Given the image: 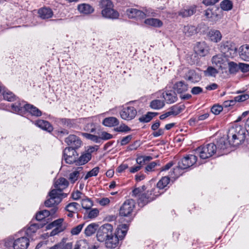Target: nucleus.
Returning <instances> with one entry per match:
<instances>
[{"instance_id":"c756f323","label":"nucleus","mask_w":249,"mask_h":249,"mask_svg":"<svg viewBox=\"0 0 249 249\" xmlns=\"http://www.w3.org/2000/svg\"><path fill=\"white\" fill-rule=\"evenodd\" d=\"M144 23L155 27H160L163 25V23L160 20L154 18L146 19Z\"/></svg>"},{"instance_id":"c03bdc74","label":"nucleus","mask_w":249,"mask_h":249,"mask_svg":"<svg viewBox=\"0 0 249 249\" xmlns=\"http://www.w3.org/2000/svg\"><path fill=\"white\" fill-rule=\"evenodd\" d=\"M49 196L53 199H56L57 202H61V192L56 188L52 190L49 193Z\"/></svg>"},{"instance_id":"13d9d810","label":"nucleus","mask_w":249,"mask_h":249,"mask_svg":"<svg viewBox=\"0 0 249 249\" xmlns=\"http://www.w3.org/2000/svg\"><path fill=\"white\" fill-rule=\"evenodd\" d=\"M63 218H59L58 219L51 224H50L48 227L49 229L51 228L52 227H63L62 226V223L63 222Z\"/></svg>"},{"instance_id":"f3484780","label":"nucleus","mask_w":249,"mask_h":249,"mask_svg":"<svg viewBox=\"0 0 249 249\" xmlns=\"http://www.w3.org/2000/svg\"><path fill=\"white\" fill-rule=\"evenodd\" d=\"M151 195V192L149 194L147 192V194H142L138 200V203L139 206L143 207L148 203L154 200V197L150 196Z\"/></svg>"},{"instance_id":"f03ea898","label":"nucleus","mask_w":249,"mask_h":249,"mask_svg":"<svg viewBox=\"0 0 249 249\" xmlns=\"http://www.w3.org/2000/svg\"><path fill=\"white\" fill-rule=\"evenodd\" d=\"M23 231H20V234L21 236L14 239L12 237L7 238L5 243L7 247L12 246L14 249H27L29 245V240L26 235H23Z\"/></svg>"},{"instance_id":"a878e982","label":"nucleus","mask_w":249,"mask_h":249,"mask_svg":"<svg viewBox=\"0 0 249 249\" xmlns=\"http://www.w3.org/2000/svg\"><path fill=\"white\" fill-rule=\"evenodd\" d=\"M103 125L107 127H112L119 124V121L115 117H109L105 118L102 122Z\"/></svg>"},{"instance_id":"20e7f679","label":"nucleus","mask_w":249,"mask_h":249,"mask_svg":"<svg viewBox=\"0 0 249 249\" xmlns=\"http://www.w3.org/2000/svg\"><path fill=\"white\" fill-rule=\"evenodd\" d=\"M217 151V146L214 143L204 144L198 147L196 152L202 159H206L213 156Z\"/></svg>"},{"instance_id":"69168bd1","label":"nucleus","mask_w":249,"mask_h":249,"mask_svg":"<svg viewBox=\"0 0 249 249\" xmlns=\"http://www.w3.org/2000/svg\"><path fill=\"white\" fill-rule=\"evenodd\" d=\"M222 110V106L219 105H214L211 108L212 112L215 115L219 114Z\"/></svg>"},{"instance_id":"39448f33","label":"nucleus","mask_w":249,"mask_h":249,"mask_svg":"<svg viewBox=\"0 0 249 249\" xmlns=\"http://www.w3.org/2000/svg\"><path fill=\"white\" fill-rule=\"evenodd\" d=\"M197 160V157L194 155H188L181 159L178 162V167L174 168L173 172L175 174V177H178L177 174L179 169H186L194 165Z\"/></svg>"},{"instance_id":"2f4dec72","label":"nucleus","mask_w":249,"mask_h":249,"mask_svg":"<svg viewBox=\"0 0 249 249\" xmlns=\"http://www.w3.org/2000/svg\"><path fill=\"white\" fill-rule=\"evenodd\" d=\"M207 37L211 41L216 43L221 40L222 35L220 32H208Z\"/></svg>"},{"instance_id":"c9c22d12","label":"nucleus","mask_w":249,"mask_h":249,"mask_svg":"<svg viewBox=\"0 0 249 249\" xmlns=\"http://www.w3.org/2000/svg\"><path fill=\"white\" fill-rule=\"evenodd\" d=\"M86 122H87V123L85 125L84 127V130L85 131L93 133L96 130L95 124L93 123L91 119L89 118L88 119H84Z\"/></svg>"},{"instance_id":"f257e3e1","label":"nucleus","mask_w":249,"mask_h":249,"mask_svg":"<svg viewBox=\"0 0 249 249\" xmlns=\"http://www.w3.org/2000/svg\"><path fill=\"white\" fill-rule=\"evenodd\" d=\"M229 144L236 146L240 144L245 140L244 130L240 126L232 127L230 128L227 134Z\"/></svg>"},{"instance_id":"49530a36","label":"nucleus","mask_w":249,"mask_h":249,"mask_svg":"<svg viewBox=\"0 0 249 249\" xmlns=\"http://www.w3.org/2000/svg\"><path fill=\"white\" fill-rule=\"evenodd\" d=\"M155 115V113L149 112L146 115L140 117L139 120L141 122L148 123L150 122Z\"/></svg>"},{"instance_id":"473e14b6","label":"nucleus","mask_w":249,"mask_h":249,"mask_svg":"<svg viewBox=\"0 0 249 249\" xmlns=\"http://www.w3.org/2000/svg\"><path fill=\"white\" fill-rule=\"evenodd\" d=\"M78 10L80 13L84 14H90L94 10L93 8L90 5L85 3L79 5Z\"/></svg>"},{"instance_id":"e2e57ef3","label":"nucleus","mask_w":249,"mask_h":249,"mask_svg":"<svg viewBox=\"0 0 249 249\" xmlns=\"http://www.w3.org/2000/svg\"><path fill=\"white\" fill-rule=\"evenodd\" d=\"M59 249H72V244L71 242L66 243L62 240L59 242Z\"/></svg>"},{"instance_id":"dca6fc26","label":"nucleus","mask_w":249,"mask_h":249,"mask_svg":"<svg viewBox=\"0 0 249 249\" xmlns=\"http://www.w3.org/2000/svg\"><path fill=\"white\" fill-rule=\"evenodd\" d=\"M162 97L168 104H172L177 100V94L174 90H167L162 93Z\"/></svg>"},{"instance_id":"8fccbe9b","label":"nucleus","mask_w":249,"mask_h":249,"mask_svg":"<svg viewBox=\"0 0 249 249\" xmlns=\"http://www.w3.org/2000/svg\"><path fill=\"white\" fill-rule=\"evenodd\" d=\"M49 216H50L49 210H45L40 211L36 213V219L38 221H41Z\"/></svg>"},{"instance_id":"5fc2aeb1","label":"nucleus","mask_w":249,"mask_h":249,"mask_svg":"<svg viewBox=\"0 0 249 249\" xmlns=\"http://www.w3.org/2000/svg\"><path fill=\"white\" fill-rule=\"evenodd\" d=\"M81 134L87 139L90 140L94 142H100V138L96 135L87 133H82Z\"/></svg>"},{"instance_id":"4d7b16f0","label":"nucleus","mask_w":249,"mask_h":249,"mask_svg":"<svg viewBox=\"0 0 249 249\" xmlns=\"http://www.w3.org/2000/svg\"><path fill=\"white\" fill-rule=\"evenodd\" d=\"M229 71L231 73H235L238 71L239 69V63L238 65L234 62H230L229 63Z\"/></svg>"},{"instance_id":"bb28decb","label":"nucleus","mask_w":249,"mask_h":249,"mask_svg":"<svg viewBox=\"0 0 249 249\" xmlns=\"http://www.w3.org/2000/svg\"><path fill=\"white\" fill-rule=\"evenodd\" d=\"M36 124L40 128L51 132L53 130V126L46 121L43 120H39L36 122Z\"/></svg>"},{"instance_id":"4c0bfd02","label":"nucleus","mask_w":249,"mask_h":249,"mask_svg":"<svg viewBox=\"0 0 249 249\" xmlns=\"http://www.w3.org/2000/svg\"><path fill=\"white\" fill-rule=\"evenodd\" d=\"M82 207L85 210H90L93 204L92 201L87 197L82 199L81 201Z\"/></svg>"},{"instance_id":"423d86ee","label":"nucleus","mask_w":249,"mask_h":249,"mask_svg":"<svg viewBox=\"0 0 249 249\" xmlns=\"http://www.w3.org/2000/svg\"><path fill=\"white\" fill-rule=\"evenodd\" d=\"M113 226L110 224H105L101 226L97 231L96 238L99 242H104L113 233Z\"/></svg>"},{"instance_id":"774afa93","label":"nucleus","mask_w":249,"mask_h":249,"mask_svg":"<svg viewBox=\"0 0 249 249\" xmlns=\"http://www.w3.org/2000/svg\"><path fill=\"white\" fill-rule=\"evenodd\" d=\"M217 72V71L212 67H209L205 71L206 74L209 76H215Z\"/></svg>"},{"instance_id":"79ce46f5","label":"nucleus","mask_w":249,"mask_h":249,"mask_svg":"<svg viewBox=\"0 0 249 249\" xmlns=\"http://www.w3.org/2000/svg\"><path fill=\"white\" fill-rule=\"evenodd\" d=\"M164 106L163 101L160 100H155L150 103V107L155 109H159L161 108Z\"/></svg>"},{"instance_id":"393cba45","label":"nucleus","mask_w":249,"mask_h":249,"mask_svg":"<svg viewBox=\"0 0 249 249\" xmlns=\"http://www.w3.org/2000/svg\"><path fill=\"white\" fill-rule=\"evenodd\" d=\"M74 249H96V248L94 246L90 248L87 241L85 239H82L76 242Z\"/></svg>"},{"instance_id":"72a5a7b5","label":"nucleus","mask_w":249,"mask_h":249,"mask_svg":"<svg viewBox=\"0 0 249 249\" xmlns=\"http://www.w3.org/2000/svg\"><path fill=\"white\" fill-rule=\"evenodd\" d=\"M128 226L126 224L120 225L117 228V236L123 239L126 235Z\"/></svg>"},{"instance_id":"c85d7f7f","label":"nucleus","mask_w":249,"mask_h":249,"mask_svg":"<svg viewBox=\"0 0 249 249\" xmlns=\"http://www.w3.org/2000/svg\"><path fill=\"white\" fill-rule=\"evenodd\" d=\"M98 225L93 223L89 224L85 229L84 233L86 236H90L96 231Z\"/></svg>"},{"instance_id":"7ed1b4c3","label":"nucleus","mask_w":249,"mask_h":249,"mask_svg":"<svg viewBox=\"0 0 249 249\" xmlns=\"http://www.w3.org/2000/svg\"><path fill=\"white\" fill-rule=\"evenodd\" d=\"M100 5L103 9L101 11L103 17L110 19H116L119 16V13L113 9V4L110 0H101Z\"/></svg>"},{"instance_id":"9d476101","label":"nucleus","mask_w":249,"mask_h":249,"mask_svg":"<svg viewBox=\"0 0 249 249\" xmlns=\"http://www.w3.org/2000/svg\"><path fill=\"white\" fill-rule=\"evenodd\" d=\"M121 118L125 120H131L137 115V110L133 107L127 106L124 107L120 112Z\"/></svg>"},{"instance_id":"9b49d317","label":"nucleus","mask_w":249,"mask_h":249,"mask_svg":"<svg viewBox=\"0 0 249 249\" xmlns=\"http://www.w3.org/2000/svg\"><path fill=\"white\" fill-rule=\"evenodd\" d=\"M65 142L70 145L68 148L76 149L80 147L82 142L80 139L74 135H70L66 138Z\"/></svg>"},{"instance_id":"de8ad7c7","label":"nucleus","mask_w":249,"mask_h":249,"mask_svg":"<svg viewBox=\"0 0 249 249\" xmlns=\"http://www.w3.org/2000/svg\"><path fill=\"white\" fill-rule=\"evenodd\" d=\"M60 123L64 126L69 128L73 127L75 125L74 121L69 119H62L60 120Z\"/></svg>"},{"instance_id":"1a4fd4ad","label":"nucleus","mask_w":249,"mask_h":249,"mask_svg":"<svg viewBox=\"0 0 249 249\" xmlns=\"http://www.w3.org/2000/svg\"><path fill=\"white\" fill-rule=\"evenodd\" d=\"M64 158L67 163L72 164L77 162L78 154L72 148H66L63 152Z\"/></svg>"},{"instance_id":"bf43d9fd","label":"nucleus","mask_w":249,"mask_h":249,"mask_svg":"<svg viewBox=\"0 0 249 249\" xmlns=\"http://www.w3.org/2000/svg\"><path fill=\"white\" fill-rule=\"evenodd\" d=\"M116 132H127L131 130V129L126 125L123 124L114 129Z\"/></svg>"},{"instance_id":"052dcab7","label":"nucleus","mask_w":249,"mask_h":249,"mask_svg":"<svg viewBox=\"0 0 249 249\" xmlns=\"http://www.w3.org/2000/svg\"><path fill=\"white\" fill-rule=\"evenodd\" d=\"M84 224H81L73 228L71 231L72 235H78L84 227Z\"/></svg>"},{"instance_id":"6ab92c4d","label":"nucleus","mask_w":249,"mask_h":249,"mask_svg":"<svg viewBox=\"0 0 249 249\" xmlns=\"http://www.w3.org/2000/svg\"><path fill=\"white\" fill-rule=\"evenodd\" d=\"M240 57L243 60L249 61V45L241 46L239 49Z\"/></svg>"},{"instance_id":"5701e85b","label":"nucleus","mask_w":249,"mask_h":249,"mask_svg":"<svg viewBox=\"0 0 249 249\" xmlns=\"http://www.w3.org/2000/svg\"><path fill=\"white\" fill-rule=\"evenodd\" d=\"M174 89L178 93H182L188 90V85L184 81H181L175 83L173 86Z\"/></svg>"},{"instance_id":"0e129e2a","label":"nucleus","mask_w":249,"mask_h":249,"mask_svg":"<svg viewBox=\"0 0 249 249\" xmlns=\"http://www.w3.org/2000/svg\"><path fill=\"white\" fill-rule=\"evenodd\" d=\"M143 13L144 14V18L146 17H156L157 15L154 10L151 8L145 9Z\"/></svg>"},{"instance_id":"09e8293b","label":"nucleus","mask_w":249,"mask_h":249,"mask_svg":"<svg viewBox=\"0 0 249 249\" xmlns=\"http://www.w3.org/2000/svg\"><path fill=\"white\" fill-rule=\"evenodd\" d=\"M237 93H241V94L237 95L234 97L236 102H244L249 99V95L247 93H246L244 92H241L240 91H237Z\"/></svg>"},{"instance_id":"a18cd8bd","label":"nucleus","mask_w":249,"mask_h":249,"mask_svg":"<svg viewBox=\"0 0 249 249\" xmlns=\"http://www.w3.org/2000/svg\"><path fill=\"white\" fill-rule=\"evenodd\" d=\"M220 7L224 11H229L232 9V3L230 0H224L220 3Z\"/></svg>"},{"instance_id":"6e6552de","label":"nucleus","mask_w":249,"mask_h":249,"mask_svg":"<svg viewBox=\"0 0 249 249\" xmlns=\"http://www.w3.org/2000/svg\"><path fill=\"white\" fill-rule=\"evenodd\" d=\"M135 204V201L132 199L125 201L120 209V215L122 216H129L134 210Z\"/></svg>"},{"instance_id":"680f3d73","label":"nucleus","mask_w":249,"mask_h":249,"mask_svg":"<svg viewBox=\"0 0 249 249\" xmlns=\"http://www.w3.org/2000/svg\"><path fill=\"white\" fill-rule=\"evenodd\" d=\"M99 210L96 209H91L88 213V217L90 219H93L95 217H96L98 214H99Z\"/></svg>"},{"instance_id":"f704fd0d","label":"nucleus","mask_w":249,"mask_h":249,"mask_svg":"<svg viewBox=\"0 0 249 249\" xmlns=\"http://www.w3.org/2000/svg\"><path fill=\"white\" fill-rule=\"evenodd\" d=\"M82 171V167H78L76 170L69 174V179L71 183H74L78 179L80 172Z\"/></svg>"},{"instance_id":"e433bc0d","label":"nucleus","mask_w":249,"mask_h":249,"mask_svg":"<svg viewBox=\"0 0 249 249\" xmlns=\"http://www.w3.org/2000/svg\"><path fill=\"white\" fill-rule=\"evenodd\" d=\"M91 158V155L89 153L82 154L77 160L76 164L83 165L87 163Z\"/></svg>"},{"instance_id":"603ef678","label":"nucleus","mask_w":249,"mask_h":249,"mask_svg":"<svg viewBox=\"0 0 249 249\" xmlns=\"http://www.w3.org/2000/svg\"><path fill=\"white\" fill-rule=\"evenodd\" d=\"M99 171V168L98 167H95L93 168L91 170L88 172L86 176L84 177V180H87L89 178H90L93 176H96Z\"/></svg>"},{"instance_id":"6e6d98bb","label":"nucleus","mask_w":249,"mask_h":249,"mask_svg":"<svg viewBox=\"0 0 249 249\" xmlns=\"http://www.w3.org/2000/svg\"><path fill=\"white\" fill-rule=\"evenodd\" d=\"M60 202H57L56 199H53L51 196H50V198L46 200L44 204L46 207H51L52 206H56Z\"/></svg>"},{"instance_id":"3c124183","label":"nucleus","mask_w":249,"mask_h":249,"mask_svg":"<svg viewBox=\"0 0 249 249\" xmlns=\"http://www.w3.org/2000/svg\"><path fill=\"white\" fill-rule=\"evenodd\" d=\"M3 96L5 100L10 102L14 101L16 98V96L14 94L10 91H3Z\"/></svg>"},{"instance_id":"f8f14e48","label":"nucleus","mask_w":249,"mask_h":249,"mask_svg":"<svg viewBox=\"0 0 249 249\" xmlns=\"http://www.w3.org/2000/svg\"><path fill=\"white\" fill-rule=\"evenodd\" d=\"M196 54L200 56H204L209 53V47L205 42H198L194 48Z\"/></svg>"},{"instance_id":"4be33fe9","label":"nucleus","mask_w":249,"mask_h":249,"mask_svg":"<svg viewBox=\"0 0 249 249\" xmlns=\"http://www.w3.org/2000/svg\"><path fill=\"white\" fill-rule=\"evenodd\" d=\"M225 57L222 54H218L213 56L212 59L213 64L215 67L220 68L225 62Z\"/></svg>"},{"instance_id":"0eeeda50","label":"nucleus","mask_w":249,"mask_h":249,"mask_svg":"<svg viewBox=\"0 0 249 249\" xmlns=\"http://www.w3.org/2000/svg\"><path fill=\"white\" fill-rule=\"evenodd\" d=\"M221 52L224 54L225 57H232L237 52L235 44L231 41L222 42L219 47Z\"/></svg>"},{"instance_id":"58836bf2","label":"nucleus","mask_w":249,"mask_h":249,"mask_svg":"<svg viewBox=\"0 0 249 249\" xmlns=\"http://www.w3.org/2000/svg\"><path fill=\"white\" fill-rule=\"evenodd\" d=\"M184 108V106L175 105L172 106L168 111L171 115L176 116L180 113Z\"/></svg>"},{"instance_id":"a19ab883","label":"nucleus","mask_w":249,"mask_h":249,"mask_svg":"<svg viewBox=\"0 0 249 249\" xmlns=\"http://www.w3.org/2000/svg\"><path fill=\"white\" fill-rule=\"evenodd\" d=\"M170 178L167 177H162L158 182L157 187L160 189H162L165 187L169 183Z\"/></svg>"},{"instance_id":"cd10ccee","label":"nucleus","mask_w":249,"mask_h":249,"mask_svg":"<svg viewBox=\"0 0 249 249\" xmlns=\"http://www.w3.org/2000/svg\"><path fill=\"white\" fill-rule=\"evenodd\" d=\"M25 109L33 116L38 117L40 116L42 114L41 111L39 109L32 105L26 104L25 106Z\"/></svg>"},{"instance_id":"7c9ffc66","label":"nucleus","mask_w":249,"mask_h":249,"mask_svg":"<svg viewBox=\"0 0 249 249\" xmlns=\"http://www.w3.org/2000/svg\"><path fill=\"white\" fill-rule=\"evenodd\" d=\"M196 6H191L188 9H182L178 13V15L183 18L193 15L196 11Z\"/></svg>"},{"instance_id":"2eb2a0df","label":"nucleus","mask_w":249,"mask_h":249,"mask_svg":"<svg viewBox=\"0 0 249 249\" xmlns=\"http://www.w3.org/2000/svg\"><path fill=\"white\" fill-rule=\"evenodd\" d=\"M38 16L41 19H47L53 17V12L51 8L47 7H44L38 10Z\"/></svg>"},{"instance_id":"b1692460","label":"nucleus","mask_w":249,"mask_h":249,"mask_svg":"<svg viewBox=\"0 0 249 249\" xmlns=\"http://www.w3.org/2000/svg\"><path fill=\"white\" fill-rule=\"evenodd\" d=\"M69 185L68 181L64 178H61L57 179L54 183V187L61 192Z\"/></svg>"},{"instance_id":"338daca9","label":"nucleus","mask_w":249,"mask_h":249,"mask_svg":"<svg viewBox=\"0 0 249 249\" xmlns=\"http://www.w3.org/2000/svg\"><path fill=\"white\" fill-rule=\"evenodd\" d=\"M100 138V140H108L111 138H112L113 136L111 134L104 131L101 132L100 136L99 137Z\"/></svg>"},{"instance_id":"864d4df0","label":"nucleus","mask_w":249,"mask_h":249,"mask_svg":"<svg viewBox=\"0 0 249 249\" xmlns=\"http://www.w3.org/2000/svg\"><path fill=\"white\" fill-rule=\"evenodd\" d=\"M209 116V114L208 113H204L203 114L198 116L197 117L192 118L190 120V123L192 122L198 123L199 121H203Z\"/></svg>"},{"instance_id":"aec40b11","label":"nucleus","mask_w":249,"mask_h":249,"mask_svg":"<svg viewBox=\"0 0 249 249\" xmlns=\"http://www.w3.org/2000/svg\"><path fill=\"white\" fill-rule=\"evenodd\" d=\"M43 225L39 223L32 224L25 231V235L28 237H31L32 234L35 233L37 230L41 228Z\"/></svg>"},{"instance_id":"a211bd4d","label":"nucleus","mask_w":249,"mask_h":249,"mask_svg":"<svg viewBox=\"0 0 249 249\" xmlns=\"http://www.w3.org/2000/svg\"><path fill=\"white\" fill-rule=\"evenodd\" d=\"M106 247L107 248L113 249L119 244V238L117 235L113 233L110 237L107 238L105 241Z\"/></svg>"},{"instance_id":"ddd939ff","label":"nucleus","mask_w":249,"mask_h":249,"mask_svg":"<svg viewBox=\"0 0 249 249\" xmlns=\"http://www.w3.org/2000/svg\"><path fill=\"white\" fill-rule=\"evenodd\" d=\"M184 78L192 83H196L201 79V75L194 70H190L186 72Z\"/></svg>"},{"instance_id":"37998d69","label":"nucleus","mask_w":249,"mask_h":249,"mask_svg":"<svg viewBox=\"0 0 249 249\" xmlns=\"http://www.w3.org/2000/svg\"><path fill=\"white\" fill-rule=\"evenodd\" d=\"M228 145L224 138H220L217 142V151L225 150L228 147Z\"/></svg>"},{"instance_id":"ea45409f","label":"nucleus","mask_w":249,"mask_h":249,"mask_svg":"<svg viewBox=\"0 0 249 249\" xmlns=\"http://www.w3.org/2000/svg\"><path fill=\"white\" fill-rule=\"evenodd\" d=\"M80 207L77 202H71L66 205L65 210L68 212L76 213Z\"/></svg>"},{"instance_id":"4468645a","label":"nucleus","mask_w":249,"mask_h":249,"mask_svg":"<svg viewBox=\"0 0 249 249\" xmlns=\"http://www.w3.org/2000/svg\"><path fill=\"white\" fill-rule=\"evenodd\" d=\"M126 14L130 18L142 19L144 18V14L143 11L135 8H129L126 10Z\"/></svg>"},{"instance_id":"412c9836","label":"nucleus","mask_w":249,"mask_h":249,"mask_svg":"<svg viewBox=\"0 0 249 249\" xmlns=\"http://www.w3.org/2000/svg\"><path fill=\"white\" fill-rule=\"evenodd\" d=\"M26 104L24 102L18 101L11 105V110L13 112L18 114H21L22 111L25 109V106Z\"/></svg>"}]
</instances>
